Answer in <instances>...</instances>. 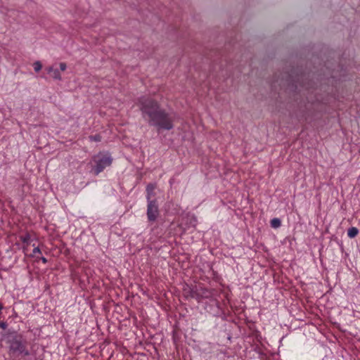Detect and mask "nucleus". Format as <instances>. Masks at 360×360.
Returning a JSON list of instances; mask_svg holds the SVG:
<instances>
[{"instance_id":"obj_1","label":"nucleus","mask_w":360,"mask_h":360,"mask_svg":"<svg viewBox=\"0 0 360 360\" xmlns=\"http://www.w3.org/2000/svg\"><path fill=\"white\" fill-rule=\"evenodd\" d=\"M138 106L142 117L150 126L157 127L158 130H171L174 127V116L160 107L154 99L142 96L139 98Z\"/></svg>"},{"instance_id":"obj_2","label":"nucleus","mask_w":360,"mask_h":360,"mask_svg":"<svg viewBox=\"0 0 360 360\" xmlns=\"http://www.w3.org/2000/svg\"><path fill=\"white\" fill-rule=\"evenodd\" d=\"M6 342L8 345V354L13 360H19L20 356L30 355L27 348V340L16 332L8 333L6 335Z\"/></svg>"},{"instance_id":"obj_3","label":"nucleus","mask_w":360,"mask_h":360,"mask_svg":"<svg viewBox=\"0 0 360 360\" xmlns=\"http://www.w3.org/2000/svg\"><path fill=\"white\" fill-rule=\"evenodd\" d=\"M92 162L94 163V173L98 175L112 164V158L108 153H99L92 158Z\"/></svg>"},{"instance_id":"obj_4","label":"nucleus","mask_w":360,"mask_h":360,"mask_svg":"<svg viewBox=\"0 0 360 360\" xmlns=\"http://www.w3.org/2000/svg\"><path fill=\"white\" fill-rule=\"evenodd\" d=\"M159 207L158 202L147 203V218L150 222L156 221L159 216Z\"/></svg>"},{"instance_id":"obj_5","label":"nucleus","mask_w":360,"mask_h":360,"mask_svg":"<svg viewBox=\"0 0 360 360\" xmlns=\"http://www.w3.org/2000/svg\"><path fill=\"white\" fill-rule=\"evenodd\" d=\"M155 187H156L155 185L153 184H149L148 185H147L146 189V198L147 200V203H150V202H157V200L155 198L156 193L155 192Z\"/></svg>"},{"instance_id":"obj_6","label":"nucleus","mask_w":360,"mask_h":360,"mask_svg":"<svg viewBox=\"0 0 360 360\" xmlns=\"http://www.w3.org/2000/svg\"><path fill=\"white\" fill-rule=\"evenodd\" d=\"M46 70L53 79L61 80L60 73L58 69H54L53 67L49 66Z\"/></svg>"},{"instance_id":"obj_7","label":"nucleus","mask_w":360,"mask_h":360,"mask_svg":"<svg viewBox=\"0 0 360 360\" xmlns=\"http://www.w3.org/2000/svg\"><path fill=\"white\" fill-rule=\"evenodd\" d=\"M358 233H359V230L356 227H351L347 231V236L350 238H353L356 237L358 235Z\"/></svg>"},{"instance_id":"obj_8","label":"nucleus","mask_w":360,"mask_h":360,"mask_svg":"<svg viewBox=\"0 0 360 360\" xmlns=\"http://www.w3.org/2000/svg\"><path fill=\"white\" fill-rule=\"evenodd\" d=\"M281 225V221L278 218H274L271 220V226L274 229L279 228Z\"/></svg>"},{"instance_id":"obj_9","label":"nucleus","mask_w":360,"mask_h":360,"mask_svg":"<svg viewBox=\"0 0 360 360\" xmlns=\"http://www.w3.org/2000/svg\"><path fill=\"white\" fill-rule=\"evenodd\" d=\"M20 240L23 243L28 245L30 242V236L29 234H25V236H20Z\"/></svg>"},{"instance_id":"obj_10","label":"nucleus","mask_w":360,"mask_h":360,"mask_svg":"<svg viewBox=\"0 0 360 360\" xmlns=\"http://www.w3.org/2000/svg\"><path fill=\"white\" fill-rule=\"evenodd\" d=\"M33 66H34V71L37 72H39V70H41V69L42 68V65L39 61H36L35 63H34Z\"/></svg>"},{"instance_id":"obj_11","label":"nucleus","mask_w":360,"mask_h":360,"mask_svg":"<svg viewBox=\"0 0 360 360\" xmlns=\"http://www.w3.org/2000/svg\"><path fill=\"white\" fill-rule=\"evenodd\" d=\"M89 139L91 141L98 142V141H101V136L99 134H96V135H94V136H89Z\"/></svg>"},{"instance_id":"obj_12","label":"nucleus","mask_w":360,"mask_h":360,"mask_svg":"<svg viewBox=\"0 0 360 360\" xmlns=\"http://www.w3.org/2000/svg\"><path fill=\"white\" fill-rule=\"evenodd\" d=\"M203 294H204V295H202V297H205V298H208V297H210V296L211 295L210 292L209 290H205L203 291Z\"/></svg>"},{"instance_id":"obj_13","label":"nucleus","mask_w":360,"mask_h":360,"mask_svg":"<svg viewBox=\"0 0 360 360\" xmlns=\"http://www.w3.org/2000/svg\"><path fill=\"white\" fill-rule=\"evenodd\" d=\"M37 253H41V250L38 247L34 248L32 251L33 255H35Z\"/></svg>"},{"instance_id":"obj_14","label":"nucleus","mask_w":360,"mask_h":360,"mask_svg":"<svg viewBox=\"0 0 360 360\" xmlns=\"http://www.w3.org/2000/svg\"><path fill=\"white\" fill-rule=\"evenodd\" d=\"M66 64L65 63H60V69L61 71H65L66 70Z\"/></svg>"},{"instance_id":"obj_15","label":"nucleus","mask_w":360,"mask_h":360,"mask_svg":"<svg viewBox=\"0 0 360 360\" xmlns=\"http://www.w3.org/2000/svg\"><path fill=\"white\" fill-rule=\"evenodd\" d=\"M7 327V324L5 322L0 323V328L3 329H6Z\"/></svg>"},{"instance_id":"obj_16","label":"nucleus","mask_w":360,"mask_h":360,"mask_svg":"<svg viewBox=\"0 0 360 360\" xmlns=\"http://www.w3.org/2000/svg\"><path fill=\"white\" fill-rule=\"evenodd\" d=\"M41 260L42 261V262H43L44 264H46V263H47V262H48V261H47V259H46V257H41Z\"/></svg>"}]
</instances>
